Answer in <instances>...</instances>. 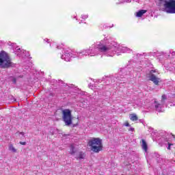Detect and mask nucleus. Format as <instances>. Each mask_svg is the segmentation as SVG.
Segmentation results:
<instances>
[{
	"label": "nucleus",
	"instance_id": "obj_9",
	"mask_svg": "<svg viewBox=\"0 0 175 175\" xmlns=\"http://www.w3.org/2000/svg\"><path fill=\"white\" fill-rule=\"evenodd\" d=\"M170 54L172 57V60L171 62V64H172L174 69L175 70V51L173 50H171V51H170Z\"/></svg>",
	"mask_w": 175,
	"mask_h": 175
},
{
	"label": "nucleus",
	"instance_id": "obj_31",
	"mask_svg": "<svg viewBox=\"0 0 175 175\" xmlns=\"http://www.w3.org/2000/svg\"><path fill=\"white\" fill-rule=\"evenodd\" d=\"M126 69H127V68H123V69L122 70V72H126Z\"/></svg>",
	"mask_w": 175,
	"mask_h": 175
},
{
	"label": "nucleus",
	"instance_id": "obj_32",
	"mask_svg": "<svg viewBox=\"0 0 175 175\" xmlns=\"http://www.w3.org/2000/svg\"><path fill=\"white\" fill-rule=\"evenodd\" d=\"M137 106H142V103L137 104Z\"/></svg>",
	"mask_w": 175,
	"mask_h": 175
},
{
	"label": "nucleus",
	"instance_id": "obj_5",
	"mask_svg": "<svg viewBox=\"0 0 175 175\" xmlns=\"http://www.w3.org/2000/svg\"><path fill=\"white\" fill-rule=\"evenodd\" d=\"M165 100H166V95L164 94L161 96V100L160 103L157 100H154L150 109L157 111L158 113H162L163 111V109L165 105Z\"/></svg>",
	"mask_w": 175,
	"mask_h": 175
},
{
	"label": "nucleus",
	"instance_id": "obj_6",
	"mask_svg": "<svg viewBox=\"0 0 175 175\" xmlns=\"http://www.w3.org/2000/svg\"><path fill=\"white\" fill-rule=\"evenodd\" d=\"M62 120L66 126L72 125L73 118L72 117V111L70 109H66L62 111Z\"/></svg>",
	"mask_w": 175,
	"mask_h": 175
},
{
	"label": "nucleus",
	"instance_id": "obj_26",
	"mask_svg": "<svg viewBox=\"0 0 175 175\" xmlns=\"http://www.w3.org/2000/svg\"><path fill=\"white\" fill-rule=\"evenodd\" d=\"M129 131H131V132H133V131H135V129L134 128H130L129 129Z\"/></svg>",
	"mask_w": 175,
	"mask_h": 175
},
{
	"label": "nucleus",
	"instance_id": "obj_8",
	"mask_svg": "<svg viewBox=\"0 0 175 175\" xmlns=\"http://www.w3.org/2000/svg\"><path fill=\"white\" fill-rule=\"evenodd\" d=\"M75 158L78 161H81V159H84V158H85V154L81 151L78 152L75 154Z\"/></svg>",
	"mask_w": 175,
	"mask_h": 175
},
{
	"label": "nucleus",
	"instance_id": "obj_7",
	"mask_svg": "<svg viewBox=\"0 0 175 175\" xmlns=\"http://www.w3.org/2000/svg\"><path fill=\"white\" fill-rule=\"evenodd\" d=\"M150 75L149 77V80H150V81H152L154 84H155V85H158V84L161 83V80L160 79V78L157 77V76L154 75V73H155V70H150Z\"/></svg>",
	"mask_w": 175,
	"mask_h": 175
},
{
	"label": "nucleus",
	"instance_id": "obj_18",
	"mask_svg": "<svg viewBox=\"0 0 175 175\" xmlns=\"http://www.w3.org/2000/svg\"><path fill=\"white\" fill-rule=\"evenodd\" d=\"M51 47H55L56 49H59V46H57L55 43L53 42L50 44Z\"/></svg>",
	"mask_w": 175,
	"mask_h": 175
},
{
	"label": "nucleus",
	"instance_id": "obj_13",
	"mask_svg": "<svg viewBox=\"0 0 175 175\" xmlns=\"http://www.w3.org/2000/svg\"><path fill=\"white\" fill-rule=\"evenodd\" d=\"M21 57H22V58H25V57H29V53L27 51H22V53H21Z\"/></svg>",
	"mask_w": 175,
	"mask_h": 175
},
{
	"label": "nucleus",
	"instance_id": "obj_25",
	"mask_svg": "<svg viewBox=\"0 0 175 175\" xmlns=\"http://www.w3.org/2000/svg\"><path fill=\"white\" fill-rule=\"evenodd\" d=\"M20 144H21L22 146H25V144H27V142H20Z\"/></svg>",
	"mask_w": 175,
	"mask_h": 175
},
{
	"label": "nucleus",
	"instance_id": "obj_30",
	"mask_svg": "<svg viewBox=\"0 0 175 175\" xmlns=\"http://www.w3.org/2000/svg\"><path fill=\"white\" fill-rule=\"evenodd\" d=\"M19 135H22V136H24V132L19 133Z\"/></svg>",
	"mask_w": 175,
	"mask_h": 175
},
{
	"label": "nucleus",
	"instance_id": "obj_35",
	"mask_svg": "<svg viewBox=\"0 0 175 175\" xmlns=\"http://www.w3.org/2000/svg\"><path fill=\"white\" fill-rule=\"evenodd\" d=\"M170 106H173V105H170Z\"/></svg>",
	"mask_w": 175,
	"mask_h": 175
},
{
	"label": "nucleus",
	"instance_id": "obj_17",
	"mask_svg": "<svg viewBox=\"0 0 175 175\" xmlns=\"http://www.w3.org/2000/svg\"><path fill=\"white\" fill-rule=\"evenodd\" d=\"M9 150H10V151H12V152H17V150H16V148H14V146H13L12 144L10 145Z\"/></svg>",
	"mask_w": 175,
	"mask_h": 175
},
{
	"label": "nucleus",
	"instance_id": "obj_16",
	"mask_svg": "<svg viewBox=\"0 0 175 175\" xmlns=\"http://www.w3.org/2000/svg\"><path fill=\"white\" fill-rule=\"evenodd\" d=\"M130 120H131V121H137L138 120L137 116H136V114L135 113L131 114Z\"/></svg>",
	"mask_w": 175,
	"mask_h": 175
},
{
	"label": "nucleus",
	"instance_id": "obj_1",
	"mask_svg": "<svg viewBox=\"0 0 175 175\" xmlns=\"http://www.w3.org/2000/svg\"><path fill=\"white\" fill-rule=\"evenodd\" d=\"M132 50L126 46H122L113 38L107 36L103 40L92 44L88 49H82L79 51H75L70 49H64L62 59L66 62L70 61V58H83V57H96L98 55H105L106 57H114V55H121L124 53H131Z\"/></svg>",
	"mask_w": 175,
	"mask_h": 175
},
{
	"label": "nucleus",
	"instance_id": "obj_23",
	"mask_svg": "<svg viewBox=\"0 0 175 175\" xmlns=\"http://www.w3.org/2000/svg\"><path fill=\"white\" fill-rule=\"evenodd\" d=\"M167 144H168L167 150H170V146H173V144L170 143H167Z\"/></svg>",
	"mask_w": 175,
	"mask_h": 175
},
{
	"label": "nucleus",
	"instance_id": "obj_36",
	"mask_svg": "<svg viewBox=\"0 0 175 175\" xmlns=\"http://www.w3.org/2000/svg\"><path fill=\"white\" fill-rule=\"evenodd\" d=\"M173 136H174V137H175L174 135H173Z\"/></svg>",
	"mask_w": 175,
	"mask_h": 175
},
{
	"label": "nucleus",
	"instance_id": "obj_28",
	"mask_svg": "<svg viewBox=\"0 0 175 175\" xmlns=\"http://www.w3.org/2000/svg\"><path fill=\"white\" fill-rule=\"evenodd\" d=\"M125 2H126L127 3H129L132 2V0H125Z\"/></svg>",
	"mask_w": 175,
	"mask_h": 175
},
{
	"label": "nucleus",
	"instance_id": "obj_11",
	"mask_svg": "<svg viewBox=\"0 0 175 175\" xmlns=\"http://www.w3.org/2000/svg\"><path fill=\"white\" fill-rule=\"evenodd\" d=\"M145 13H147V10H141L136 13V17H142V16H143V14H145Z\"/></svg>",
	"mask_w": 175,
	"mask_h": 175
},
{
	"label": "nucleus",
	"instance_id": "obj_3",
	"mask_svg": "<svg viewBox=\"0 0 175 175\" xmlns=\"http://www.w3.org/2000/svg\"><path fill=\"white\" fill-rule=\"evenodd\" d=\"M16 64L12 62V58L6 52L2 51L0 53V67L3 69H8L9 68H14Z\"/></svg>",
	"mask_w": 175,
	"mask_h": 175
},
{
	"label": "nucleus",
	"instance_id": "obj_24",
	"mask_svg": "<svg viewBox=\"0 0 175 175\" xmlns=\"http://www.w3.org/2000/svg\"><path fill=\"white\" fill-rule=\"evenodd\" d=\"M16 78H13V79H12V83H13V84H16Z\"/></svg>",
	"mask_w": 175,
	"mask_h": 175
},
{
	"label": "nucleus",
	"instance_id": "obj_20",
	"mask_svg": "<svg viewBox=\"0 0 175 175\" xmlns=\"http://www.w3.org/2000/svg\"><path fill=\"white\" fill-rule=\"evenodd\" d=\"M81 18H82L83 20H86V18H88V15H87V14H83V15H81Z\"/></svg>",
	"mask_w": 175,
	"mask_h": 175
},
{
	"label": "nucleus",
	"instance_id": "obj_34",
	"mask_svg": "<svg viewBox=\"0 0 175 175\" xmlns=\"http://www.w3.org/2000/svg\"><path fill=\"white\" fill-rule=\"evenodd\" d=\"M173 106H175V104H173Z\"/></svg>",
	"mask_w": 175,
	"mask_h": 175
},
{
	"label": "nucleus",
	"instance_id": "obj_19",
	"mask_svg": "<svg viewBox=\"0 0 175 175\" xmlns=\"http://www.w3.org/2000/svg\"><path fill=\"white\" fill-rule=\"evenodd\" d=\"M146 56V53H143V54H139V53H137V57L138 58H143V57Z\"/></svg>",
	"mask_w": 175,
	"mask_h": 175
},
{
	"label": "nucleus",
	"instance_id": "obj_2",
	"mask_svg": "<svg viewBox=\"0 0 175 175\" xmlns=\"http://www.w3.org/2000/svg\"><path fill=\"white\" fill-rule=\"evenodd\" d=\"M157 5L161 12L175 14V0H157Z\"/></svg>",
	"mask_w": 175,
	"mask_h": 175
},
{
	"label": "nucleus",
	"instance_id": "obj_10",
	"mask_svg": "<svg viewBox=\"0 0 175 175\" xmlns=\"http://www.w3.org/2000/svg\"><path fill=\"white\" fill-rule=\"evenodd\" d=\"M70 155H72V156H75V155H76V148H75V145H73V144H71L70 146Z\"/></svg>",
	"mask_w": 175,
	"mask_h": 175
},
{
	"label": "nucleus",
	"instance_id": "obj_14",
	"mask_svg": "<svg viewBox=\"0 0 175 175\" xmlns=\"http://www.w3.org/2000/svg\"><path fill=\"white\" fill-rule=\"evenodd\" d=\"M163 144H165L166 146V144H167V143H170L169 142V138H167V137H161V139Z\"/></svg>",
	"mask_w": 175,
	"mask_h": 175
},
{
	"label": "nucleus",
	"instance_id": "obj_22",
	"mask_svg": "<svg viewBox=\"0 0 175 175\" xmlns=\"http://www.w3.org/2000/svg\"><path fill=\"white\" fill-rule=\"evenodd\" d=\"M124 126H131V124L128 122L124 123Z\"/></svg>",
	"mask_w": 175,
	"mask_h": 175
},
{
	"label": "nucleus",
	"instance_id": "obj_29",
	"mask_svg": "<svg viewBox=\"0 0 175 175\" xmlns=\"http://www.w3.org/2000/svg\"><path fill=\"white\" fill-rule=\"evenodd\" d=\"M44 42H46L47 43H49V39H47V38L44 39Z\"/></svg>",
	"mask_w": 175,
	"mask_h": 175
},
{
	"label": "nucleus",
	"instance_id": "obj_12",
	"mask_svg": "<svg viewBox=\"0 0 175 175\" xmlns=\"http://www.w3.org/2000/svg\"><path fill=\"white\" fill-rule=\"evenodd\" d=\"M14 53L16 55H18V57H21V54L23 53V50H21L20 48L15 49Z\"/></svg>",
	"mask_w": 175,
	"mask_h": 175
},
{
	"label": "nucleus",
	"instance_id": "obj_15",
	"mask_svg": "<svg viewBox=\"0 0 175 175\" xmlns=\"http://www.w3.org/2000/svg\"><path fill=\"white\" fill-rule=\"evenodd\" d=\"M142 148L144 151H147L148 147L147 146V143L146 142V140L142 139Z\"/></svg>",
	"mask_w": 175,
	"mask_h": 175
},
{
	"label": "nucleus",
	"instance_id": "obj_27",
	"mask_svg": "<svg viewBox=\"0 0 175 175\" xmlns=\"http://www.w3.org/2000/svg\"><path fill=\"white\" fill-rule=\"evenodd\" d=\"M121 79H123V77H116L117 80H120L121 81Z\"/></svg>",
	"mask_w": 175,
	"mask_h": 175
},
{
	"label": "nucleus",
	"instance_id": "obj_33",
	"mask_svg": "<svg viewBox=\"0 0 175 175\" xmlns=\"http://www.w3.org/2000/svg\"><path fill=\"white\" fill-rule=\"evenodd\" d=\"M104 27H105V28H107V26H106V25H105Z\"/></svg>",
	"mask_w": 175,
	"mask_h": 175
},
{
	"label": "nucleus",
	"instance_id": "obj_4",
	"mask_svg": "<svg viewBox=\"0 0 175 175\" xmlns=\"http://www.w3.org/2000/svg\"><path fill=\"white\" fill-rule=\"evenodd\" d=\"M88 145L90 147L91 151L93 152H99L102 151L103 148V145L102 144V139L99 137H94L89 140Z\"/></svg>",
	"mask_w": 175,
	"mask_h": 175
},
{
	"label": "nucleus",
	"instance_id": "obj_21",
	"mask_svg": "<svg viewBox=\"0 0 175 175\" xmlns=\"http://www.w3.org/2000/svg\"><path fill=\"white\" fill-rule=\"evenodd\" d=\"M160 54H162V55H165V57H166V55H168V57H170V55H167V53H165V52H163V51H161V52L160 53Z\"/></svg>",
	"mask_w": 175,
	"mask_h": 175
}]
</instances>
